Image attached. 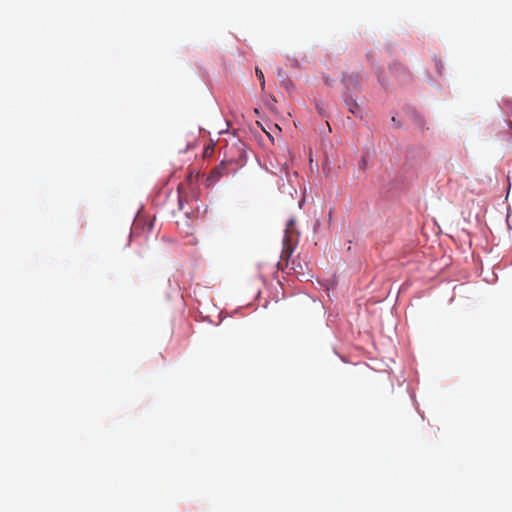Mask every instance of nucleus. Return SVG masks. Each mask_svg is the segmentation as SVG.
<instances>
[{
  "label": "nucleus",
  "mask_w": 512,
  "mask_h": 512,
  "mask_svg": "<svg viewBox=\"0 0 512 512\" xmlns=\"http://www.w3.org/2000/svg\"><path fill=\"white\" fill-rule=\"evenodd\" d=\"M344 103L351 114L362 117L361 106L351 95L347 93L344 95Z\"/></svg>",
  "instance_id": "f257e3e1"
},
{
  "label": "nucleus",
  "mask_w": 512,
  "mask_h": 512,
  "mask_svg": "<svg viewBox=\"0 0 512 512\" xmlns=\"http://www.w3.org/2000/svg\"><path fill=\"white\" fill-rule=\"evenodd\" d=\"M297 242L291 240V236L283 237V250L281 253V259L288 261L291 257Z\"/></svg>",
  "instance_id": "f03ea898"
},
{
  "label": "nucleus",
  "mask_w": 512,
  "mask_h": 512,
  "mask_svg": "<svg viewBox=\"0 0 512 512\" xmlns=\"http://www.w3.org/2000/svg\"><path fill=\"white\" fill-rule=\"evenodd\" d=\"M360 82V77L358 74L355 73H345L342 77V83L346 86L347 89L349 88H356L357 85Z\"/></svg>",
  "instance_id": "7ed1b4c3"
},
{
  "label": "nucleus",
  "mask_w": 512,
  "mask_h": 512,
  "mask_svg": "<svg viewBox=\"0 0 512 512\" xmlns=\"http://www.w3.org/2000/svg\"><path fill=\"white\" fill-rule=\"evenodd\" d=\"M225 170V166L223 164L215 167L210 175L208 176L207 178V184L208 185H212L214 184L222 175H223V171Z\"/></svg>",
  "instance_id": "20e7f679"
},
{
  "label": "nucleus",
  "mask_w": 512,
  "mask_h": 512,
  "mask_svg": "<svg viewBox=\"0 0 512 512\" xmlns=\"http://www.w3.org/2000/svg\"><path fill=\"white\" fill-rule=\"evenodd\" d=\"M291 236V240L297 242L299 232L295 229V220L290 219L286 225L284 237Z\"/></svg>",
  "instance_id": "39448f33"
},
{
  "label": "nucleus",
  "mask_w": 512,
  "mask_h": 512,
  "mask_svg": "<svg viewBox=\"0 0 512 512\" xmlns=\"http://www.w3.org/2000/svg\"><path fill=\"white\" fill-rule=\"evenodd\" d=\"M256 76H257V78L260 80L261 88H262V90H263V89H264V87H265V79H264V74H263V72H262L259 68H256Z\"/></svg>",
  "instance_id": "423d86ee"
},
{
  "label": "nucleus",
  "mask_w": 512,
  "mask_h": 512,
  "mask_svg": "<svg viewBox=\"0 0 512 512\" xmlns=\"http://www.w3.org/2000/svg\"><path fill=\"white\" fill-rule=\"evenodd\" d=\"M438 73L441 74L442 65L440 63H436Z\"/></svg>",
  "instance_id": "0eeeda50"
},
{
  "label": "nucleus",
  "mask_w": 512,
  "mask_h": 512,
  "mask_svg": "<svg viewBox=\"0 0 512 512\" xmlns=\"http://www.w3.org/2000/svg\"><path fill=\"white\" fill-rule=\"evenodd\" d=\"M393 122H397V119L395 117H392Z\"/></svg>",
  "instance_id": "6e6552de"
}]
</instances>
